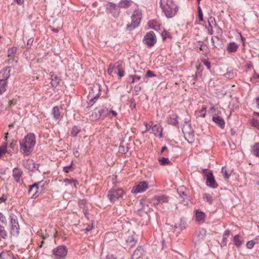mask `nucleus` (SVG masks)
<instances>
[{"label":"nucleus","instance_id":"nucleus-38","mask_svg":"<svg viewBox=\"0 0 259 259\" xmlns=\"http://www.w3.org/2000/svg\"><path fill=\"white\" fill-rule=\"evenodd\" d=\"M114 68L117 69H124V63L122 61H118L114 64Z\"/></svg>","mask_w":259,"mask_h":259},{"label":"nucleus","instance_id":"nucleus-43","mask_svg":"<svg viewBox=\"0 0 259 259\" xmlns=\"http://www.w3.org/2000/svg\"><path fill=\"white\" fill-rule=\"evenodd\" d=\"M80 130L76 126H74L71 132V136L75 137L79 132Z\"/></svg>","mask_w":259,"mask_h":259},{"label":"nucleus","instance_id":"nucleus-3","mask_svg":"<svg viewBox=\"0 0 259 259\" xmlns=\"http://www.w3.org/2000/svg\"><path fill=\"white\" fill-rule=\"evenodd\" d=\"M141 18V12L138 11H135L131 17L132 23L127 25V30L128 31H132L137 27L140 23Z\"/></svg>","mask_w":259,"mask_h":259},{"label":"nucleus","instance_id":"nucleus-30","mask_svg":"<svg viewBox=\"0 0 259 259\" xmlns=\"http://www.w3.org/2000/svg\"><path fill=\"white\" fill-rule=\"evenodd\" d=\"M213 22H214L215 25H216L217 24L215 23V19L212 17H210L208 19V25L206 27V28L207 29L208 32L211 34H212V27L211 25V23H213Z\"/></svg>","mask_w":259,"mask_h":259},{"label":"nucleus","instance_id":"nucleus-27","mask_svg":"<svg viewBox=\"0 0 259 259\" xmlns=\"http://www.w3.org/2000/svg\"><path fill=\"white\" fill-rule=\"evenodd\" d=\"M127 245L130 247H133L136 244L137 241L136 240L133 236H130L125 240Z\"/></svg>","mask_w":259,"mask_h":259},{"label":"nucleus","instance_id":"nucleus-24","mask_svg":"<svg viewBox=\"0 0 259 259\" xmlns=\"http://www.w3.org/2000/svg\"><path fill=\"white\" fill-rule=\"evenodd\" d=\"M50 75L51 76V85L53 87L56 88L57 87L60 82V79L59 77H58L57 75H54V73L51 72Z\"/></svg>","mask_w":259,"mask_h":259},{"label":"nucleus","instance_id":"nucleus-55","mask_svg":"<svg viewBox=\"0 0 259 259\" xmlns=\"http://www.w3.org/2000/svg\"><path fill=\"white\" fill-rule=\"evenodd\" d=\"M146 76L147 77H152L156 76V75L151 70H148L146 73Z\"/></svg>","mask_w":259,"mask_h":259},{"label":"nucleus","instance_id":"nucleus-50","mask_svg":"<svg viewBox=\"0 0 259 259\" xmlns=\"http://www.w3.org/2000/svg\"><path fill=\"white\" fill-rule=\"evenodd\" d=\"M141 90V87L139 85H136L134 87V92L136 95L139 94L140 91Z\"/></svg>","mask_w":259,"mask_h":259},{"label":"nucleus","instance_id":"nucleus-28","mask_svg":"<svg viewBox=\"0 0 259 259\" xmlns=\"http://www.w3.org/2000/svg\"><path fill=\"white\" fill-rule=\"evenodd\" d=\"M123 195L124 192L122 189H118L115 190L114 189V199L115 198L117 199H123Z\"/></svg>","mask_w":259,"mask_h":259},{"label":"nucleus","instance_id":"nucleus-1","mask_svg":"<svg viewBox=\"0 0 259 259\" xmlns=\"http://www.w3.org/2000/svg\"><path fill=\"white\" fill-rule=\"evenodd\" d=\"M35 144V136L34 134H28L20 141V148L24 155H29L32 152Z\"/></svg>","mask_w":259,"mask_h":259},{"label":"nucleus","instance_id":"nucleus-4","mask_svg":"<svg viewBox=\"0 0 259 259\" xmlns=\"http://www.w3.org/2000/svg\"><path fill=\"white\" fill-rule=\"evenodd\" d=\"M202 171L204 178L206 179V184L207 186L212 188H217L218 185L215 182L212 171L208 169H203Z\"/></svg>","mask_w":259,"mask_h":259},{"label":"nucleus","instance_id":"nucleus-37","mask_svg":"<svg viewBox=\"0 0 259 259\" xmlns=\"http://www.w3.org/2000/svg\"><path fill=\"white\" fill-rule=\"evenodd\" d=\"M203 198L209 204H211L213 201V198L211 194L208 193H204L203 195Z\"/></svg>","mask_w":259,"mask_h":259},{"label":"nucleus","instance_id":"nucleus-35","mask_svg":"<svg viewBox=\"0 0 259 259\" xmlns=\"http://www.w3.org/2000/svg\"><path fill=\"white\" fill-rule=\"evenodd\" d=\"M52 114L53 115V117L56 119H58L59 118L60 114L59 111V108L57 106H55L54 107L53 109Z\"/></svg>","mask_w":259,"mask_h":259},{"label":"nucleus","instance_id":"nucleus-48","mask_svg":"<svg viewBox=\"0 0 259 259\" xmlns=\"http://www.w3.org/2000/svg\"><path fill=\"white\" fill-rule=\"evenodd\" d=\"M97 98L90 97L88 96V99L89 100L88 104L89 106H92L95 103Z\"/></svg>","mask_w":259,"mask_h":259},{"label":"nucleus","instance_id":"nucleus-16","mask_svg":"<svg viewBox=\"0 0 259 259\" xmlns=\"http://www.w3.org/2000/svg\"><path fill=\"white\" fill-rule=\"evenodd\" d=\"M178 116L174 112H171L167 118V122L169 124L176 126L178 124Z\"/></svg>","mask_w":259,"mask_h":259},{"label":"nucleus","instance_id":"nucleus-57","mask_svg":"<svg viewBox=\"0 0 259 259\" xmlns=\"http://www.w3.org/2000/svg\"><path fill=\"white\" fill-rule=\"evenodd\" d=\"M230 235V231L229 230H226L223 234V239L224 240H227V237Z\"/></svg>","mask_w":259,"mask_h":259},{"label":"nucleus","instance_id":"nucleus-9","mask_svg":"<svg viewBox=\"0 0 259 259\" xmlns=\"http://www.w3.org/2000/svg\"><path fill=\"white\" fill-rule=\"evenodd\" d=\"M144 43L148 47L153 46L156 42V37L153 31L148 32L144 36Z\"/></svg>","mask_w":259,"mask_h":259},{"label":"nucleus","instance_id":"nucleus-32","mask_svg":"<svg viewBox=\"0 0 259 259\" xmlns=\"http://www.w3.org/2000/svg\"><path fill=\"white\" fill-rule=\"evenodd\" d=\"M7 87V81H5L4 78L0 80V94H2L6 91Z\"/></svg>","mask_w":259,"mask_h":259},{"label":"nucleus","instance_id":"nucleus-15","mask_svg":"<svg viewBox=\"0 0 259 259\" xmlns=\"http://www.w3.org/2000/svg\"><path fill=\"white\" fill-rule=\"evenodd\" d=\"M114 224H116V227H114V229H117V232H114V235L118 237L119 239L122 238L123 236V233L121 232L123 229V224L121 221L118 220L117 222H114Z\"/></svg>","mask_w":259,"mask_h":259},{"label":"nucleus","instance_id":"nucleus-7","mask_svg":"<svg viewBox=\"0 0 259 259\" xmlns=\"http://www.w3.org/2000/svg\"><path fill=\"white\" fill-rule=\"evenodd\" d=\"M185 123H186V126L190 128L189 131H187L185 125H184L182 131L185 138L189 143H193L195 141L194 132L191 129L190 124H189L187 122H185Z\"/></svg>","mask_w":259,"mask_h":259},{"label":"nucleus","instance_id":"nucleus-25","mask_svg":"<svg viewBox=\"0 0 259 259\" xmlns=\"http://www.w3.org/2000/svg\"><path fill=\"white\" fill-rule=\"evenodd\" d=\"M205 214L199 210H196V220L197 221L203 223L204 222Z\"/></svg>","mask_w":259,"mask_h":259},{"label":"nucleus","instance_id":"nucleus-49","mask_svg":"<svg viewBox=\"0 0 259 259\" xmlns=\"http://www.w3.org/2000/svg\"><path fill=\"white\" fill-rule=\"evenodd\" d=\"M202 62L208 70L210 69L211 63L209 61H207L206 59H203L202 60Z\"/></svg>","mask_w":259,"mask_h":259},{"label":"nucleus","instance_id":"nucleus-23","mask_svg":"<svg viewBox=\"0 0 259 259\" xmlns=\"http://www.w3.org/2000/svg\"><path fill=\"white\" fill-rule=\"evenodd\" d=\"M22 174V171L21 169L18 168H14L13 170V175L15 180L19 182L20 181V177Z\"/></svg>","mask_w":259,"mask_h":259},{"label":"nucleus","instance_id":"nucleus-54","mask_svg":"<svg viewBox=\"0 0 259 259\" xmlns=\"http://www.w3.org/2000/svg\"><path fill=\"white\" fill-rule=\"evenodd\" d=\"M72 164H73V162H71L70 165H69L68 166H67L64 167H63L64 171L65 172H68L70 170V169H71Z\"/></svg>","mask_w":259,"mask_h":259},{"label":"nucleus","instance_id":"nucleus-42","mask_svg":"<svg viewBox=\"0 0 259 259\" xmlns=\"http://www.w3.org/2000/svg\"><path fill=\"white\" fill-rule=\"evenodd\" d=\"M158 160H159L160 163L162 165L168 164V163H170L169 159L166 157H162L160 159H159Z\"/></svg>","mask_w":259,"mask_h":259},{"label":"nucleus","instance_id":"nucleus-45","mask_svg":"<svg viewBox=\"0 0 259 259\" xmlns=\"http://www.w3.org/2000/svg\"><path fill=\"white\" fill-rule=\"evenodd\" d=\"M127 151V148H125L124 146L120 145L118 148V152L124 154Z\"/></svg>","mask_w":259,"mask_h":259},{"label":"nucleus","instance_id":"nucleus-13","mask_svg":"<svg viewBox=\"0 0 259 259\" xmlns=\"http://www.w3.org/2000/svg\"><path fill=\"white\" fill-rule=\"evenodd\" d=\"M17 48L15 47H13L8 50V62L9 63H12L17 58Z\"/></svg>","mask_w":259,"mask_h":259},{"label":"nucleus","instance_id":"nucleus-6","mask_svg":"<svg viewBox=\"0 0 259 259\" xmlns=\"http://www.w3.org/2000/svg\"><path fill=\"white\" fill-rule=\"evenodd\" d=\"M40 184L41 182H38L29 186L28 194L30 196L31 198L35 199L39 196L42 190V188H39Z\"/></svg>","mask_w":259,"mask_h":259},{"label":"nucleus","instance_id":"nucleus-14","mask_svg":"<svg viewBox=\"0 0 259 259\" xmlns=\"http://www.w3.org/2000/svg\"><path fill=\"white\" fill-rule=\"evenodd\" d=\"M100 85L98 83L94 84L90 91L88 96L90 97L98 98L100 95Z\"/></svg>","mask_w":259,"mask_h":259},{"label":"nucleus","instance_id":"nucleus-41","mask_svg":"<svg viewBox=\"0 0 259 259\" xmlns=\"http://www.w3.org/2000/svg\"><path fill=\"white\" fill-rule=\"evenodd\" d=\"M250 124L252 126H253L258 129L259 128V120L255 118H252L250 121Z\"/></svg>","mask_w":259,"mask_h":259},{"label":"nucleus","instance_id":"nucleus-17","mask_svg":"<svg viewBox=\"0 0 259 259\" xmlns=\"http://www.w3.org/2000/svg\"><path fill=\"white\" fill-rule=\"evenodd\" d=\"M211 42L213 44V46L218 48V49H222L223 48V40L220 38L218 36H212L211 37Z\"/></svg>","mask_w":259,"mask_h":259},{"label":"nucleus","instance_id":"nucleus-61","mask_svg":"<svg viewBox=\"0 0 259 259\" xmlns=\"http://www.w3.org/2000/svg\"><path fill=\"white\" fill-rule=\"evenodd\" d=\"M178 192L180 195V196L184 199V196H186V193L184 191H181L180 190H178Z\"/></svg>","mask_w":259,"mask_h":259},{"label":"nucleus","instance_id":"nucleus-33","mask_svg":"<svg viewBox=\"0 0 259 259\" xmlns=\"http://www.w3.org/2000/svg\"><path fill=\"white\" fill-rule=\"evenodd\" d=\"M233 241L235 245L237 247H240L243 244V241L240 239V236L239 235H236L233 238Z\"/></svg>","mask_w":259,"mask_h":259},{"label":"nucleus","instance_id":"nucleus-53","mask_svg":"<svg viewBox=\"0 0 259 259\" xmlns=\"http://www.w3.org/2000/svg\"><path fill=\"white\" fill-rule=\"evenodd\" d=\"M107 196L109 200L111 201H113V191H112V189H111L108 192V194L107 195Z\"/></svg>","mask_w":259,"mask_h":259},{"label":"nucleus","instance_id":"nucleus-31","mask_svg":"<svg viewBox=\"0 0 259 259\" xmlns=\"http://www.w3.org/2000/svg\"><path fill=\"white\" fill-rule=\"evenodd\" d=\"M154 200H158L160 203H166L168 202V197L165 195L155 196Z\"/></svg>","mask_w":259,"mask_h":259},{"label":"nucleus","instance_id":"nucleus-58","mask_svg":"<svg viewBox=\"0 0 259 259\" xmlns=\"http://www.w3.org/2000/svg\"><path fill=\"white\" fill-rule=\"evenodd\" d=\"M206 108L205 107H203L201 109V110L199 111V112L201 113V116L202 117H205V114H206Z\"/></svg>","mask_w":259,"mask_h":259},{"label":"nucleus","instance_id":"nucleus-34","mask_svg":"<svg viewBox=\"0 0 259 259\" xmlns=\"http://www.w3.org/2000/svg\"><path fill=\"white\" fill-rule=\"evenodd\" d=\"M252 153L257 157H259V143H256L252 147Z\"/></svg>","mask_w":259,"mask_h":259},{"label":"nucleus","instance_id":"nucleus-56","mask_svg":"<svg viewBox=\"0 0 259 259\" xmlns=\"http://www.w3.org/2000/svg\"><path fill=\"white\" fill-rule=\"evenodd\" d=\"M222 172L225 176V177L227 179H228L229 177V175L228 174L226 168L225 167H223L222 168Z\"/></svg>","mask_w":259,"mask_h":259},{"label":"nucleus","instance_id":"nucleus-52","mask_svg":"<svg viewBox=\"0 0 259 259\" xmlns=\"http://www.w3.org/2000/svg\"><path fill=\"white\" fill-rule=\"evenodd\" d=\"M113 7V4L112 3H109L106 5V9L109 11V12H112V9Z\"/></svg>","mask_w":259,"mask_h":259},{"label":"nucleus","instance_id":"nucleus-5","mask_svg":"<svg viewBox=\"0 0 259 259\" xmlns=\"http://www.w3.org/2000/svg\"><path fill=\"white\" fill-rule=\"evenodd\" d=\"M10 234L13 236H17L19 233V225L15 215H10Z\"/></svg>","mask_w":259,"mask_h":259},{"label":"nucleus","instance_id":"nucleus-39","mask_svg":"<svg viewBox=\"0 0 259 259\" xmlns=\"http://www.w3.org/2000/svg\"><path fill=\"white\" fill-rule=\"evenodd\" d=\"M64 182L70 185H72L73 184L75 188H76L77 185H78V182L74 179H65L64 180Z\"/></svg>","mask_w":259,"mask_h":259},{"label":"nucleus","instance_id":"nucleus-40","mask_svg":"<svg viewBox=\"0 0 259 259\" xmlns=\"http://www.w3.org/2000/svg\"><path fill=\"white\" fill-rule=\"evenodd\" d=\"M0 236L4 239L7 237V233L4 228L0 225Z\"/></svg>","mask_w":259,"mask_h":259},{"label":"nucleus","instance_id":"nucleus-21","mask_svg":"<svg viewBox=\"0 0 259 259\" xmlns=\"http://www.w3.org/2000/svg\"><path fill=\"white\" fill-rule=\"evenodd\" d=\"M131 3L128 0H121L116 6L114 4V10L116 9V7L121 8H127L131 6Z\"/></svg>","mask_w":259,"mask_h":259},{"label":"nucleus","instance_id":"nucleus-47","mask_svg":"<svg viewBox=\"0 0 259 259\" xmlns=\"http://www.w3.org/2000/svg\"><path fill=\"white\" fill-rule=\"evenodd\" d=\"M161 36L163 40H165L167 38H170V35L169 33L165 30H164L161 33Z\"/></svg>","mask_w":259,"mask_h":259},{"label":"nucleus","instance_id":"nucleus-36","mask_svg":"<svg viewBox=\"0 0 259 259\" xmlns=\"http://www.w3.org/2000/svg\"><path fill=\"white\" fill-rule=\"evenodd\" d=\"M7 143L4 144L2 146H0V157L2 156L3 154L7 152L8 153H10L11 151L10 150H7Z\"/></svg>","mask_w":259,"mask_h":259},{"label":"nucleus","instance_id":"nucleus-51","mask_svg":"<svg viewBox=\"0 0 259 259\" xmlns=\"http://www.w3.org/2000/svg\"><path fill=\"white\" fill-rule=\"evenodd\" d=\"M254 244V241L252 240L249 241L246 243V247L249 249H251L253 247Z\"/></svg>","mask_w":259,"mask_h":259},{"label":"nucleus","instance_id":"nucleus-63","mask_svg":"<svg viewBox=\"0 0 259 259\" xmlns=\"http://www.w3.org/2000/svg\"><path fill=\"white\" fill-rule=\"evenodd\" d=\"M16 145V141H13L9 144V147H10V148H11L13 150Z\"/></svg>","mask_w":259,"mask_h":259},{"label":"nucleus","instance_id":"nucleus-12","mask_svg":"<svg viewBox=\"0 0 259 259\" xmlns=\"http://www.w3.org/2000/svg\"><path fill=\"white\" fill-rule=\"evenodd\" d=\"M24 165L26 168L31 171H35L38 170V164L35 163L33 160L28 159L24 162Z\"/></svg>","mask_w":259,"mask_h":259},{"label":"nucleus","instance_id":"nucleus-62","mask_svg":"<svg viewBox=\"0 0 259 259\" xmlns=\"http://www.w3.org/2000/svg\"><path fill=\"white\" fill-rule=\"evenodd\" d=\"M33 42V38H31L28 40L27 43V48H30L29 46H30L32 44Z\"/></svg>","mask_w":259,"mask_h":259},{"label":"nucleus","instance_id":"nucleus-46","mask_svg":"<svg viewBox=\"0 0 259 259\" xmlns=\"http://www.w3.org/2000/svg\"><path fill=\"white\" fill-rule=\"evenodd\" d=\"M124 69H117V72H115V73L117 74L119 78H121L122 77L124 76Z\"/></svg>","mask_w":259,"mask_h":259},{"label":"nucleus","instance_id":"nucleus-26","mask_svg":"<svg viewBox=\"0 0 259 259\" xmlns=\"http://www.w3.org/2000/svg\"><path fill=\"white\" fill-rule=\"evenodd\" d=\"M238 47L239 46L236 43L231 42L228 45L227 50L230 53H235L238 50Z\"/></svg>","mask_w":259,"mask_h":259},{"label":"nucleus","instance_id":"nucleus-2","mask_svg":"<svg viewBox=\"0 0 259 259\" xmlns=\"http://www.w3.org/2000/svg\"><path fill=\"white\" fill-rule=\"evenodd\" d=\"M160 5L167 18H172L178 12V6L172 0H160Z\"/></svg>","mask_w":259,"mask_h":259},{"label":"nucleus","instance_id":"nucleus-20","mask_svg":"<svg viewBox=\"0 0 259 259\" xmlns=\"http://www.w3.org/2000/svg\"><path fill=\"white\" fill-rule=\"evenodd\" d=\"M152 130L154 133L155 135L162 137V128L159 124L154 125L152 127Z\"/></svg>","mask_w":259,"mask_h":259},{"label":"nucleus","instance_id":"nucleus-29","mask_svg":"<svg viewBox=\"0 0 259 259\" xmlns=\"http://www.w3.org/2000/svg\"><path fill=\"white\" fill-rule=\"evenodd\" d=\"M141 79V77L137 75H129L127 78V82L129 83H134L139 81Z\"/></svg>","mask_w":259,"mask_h":259},{"label":"nucleus","instance_id":"nucleus-22","mask_svg":"<svg viewBox=\"0 0 259 259\" xmlns=\"http://www.w3.org/2000/svg\"><path fill=\"white\" fill-rule=\"evenodd\" d=\"M144 252L143 248L141 246H139L135 250L132 255V259H138L143 255Z\"/></svg>","mask_w":259,"mask_h":259},{"label":"nucleus","instance_id":"nucleus-11","mask_svg":"<svg viewBox=\"0 0 259 259\" xmlns=\"http://www.w3.org/2000/svg\"><path fill=\"white\" fill-rule=\"evenodd\" d=\"M148 188V184L145 181L139 183L138 184L133 187L131 192L133 193H142L145 191Z\"/></svg>","mask_w":259,"mask_h":259},{"label":"nucleus","instance_id":"nucleus-60","mask_svg":"<svg viewBox=\"0 0 259 259\" xmlns=\"http://www.w3.org/2000/svg\"><path fill=\"white\" fill-rule=\"evenodd\" d=\"M0 222L3 224L6 222L5 217L2 213H0Z\"/></svg>","mask_w":259,"mask_h":259},{"label":"nucleus","instance_id":"nucleus-18","mask_svg":"<svg viewBox=\"0 0 259 259\" xmlns=\"http://www.w3.org/2000/svg\"><path fill=\"white\" fill-rule=\"evenodd\" d=\"M212 119V121L220 128L223 129L225 127V122L222 117L215 114L213 116Z\"/></svg>","mask_w":259,"mask_h":259},{"label":"nucleus","instance_id":"nucleus-59","mask_svg":"<svg viewBox=\"0 0 259 259\" xmlns=\"http://www.w3.org/2000/svg\"><path fill=\"white\" fill-rule=\"evenodd\" d=\"M113 71V66H112V64H110L109 68L107 70V73L109 75H111Z\"/></svg>","mask_w":259,"mask_h":259},{"label":"nucleus","instance_id":"nucleus-19","mask_svg":"<svg viewBox=\"0 0 259 259\" xmlns=\"http://www.w3.org/2000/svg\"><path fill=\"white\" fill-rule=\"evenodd\" d=\"M10 71L11 70L10 67H7L4 69L3 70L1 71L0 72V80L4 78V79H5V81H7V79L10 77Z\"/></svg>","mask_w":259,"mask_h":259},{"label":"nucleus","instance_id":"nucleus-8","mask_svg":"<svg viewBox=\"0 0 259 259\" xmlns=\"http://www.w3.org/2000/svg\"><path fill=\"white\" fill-rule=\"evenodd\" d=\"M53 254L58 258H64L67 253V249L65 246L60 245L52 250Z\"/></svg>","mask_w":259,"mask_h":259},{"label":"nucleus","instance_id":"nucleus-44","mask_svg":"<svg viewBox=\"0 0 259 259\" xmlns=\"http://www.w3.org/2000/svg\"><path fill=\"white\" fill-rule=\"evenodd\" d=\"M181 230L185 229L187 227V224L184 219H181L180 220V223L179 225Z\"/></svg>","mask_w":259,"mask_h":259},{"label":"nucleus","instance_id":"nucleus-64","mask_svg":"<svg viewBox=\"0 0 259 259\" xmlns=\"http://www.w3.org/2000/svg\"><path fill=\"white\" fill-rule=\"evenodd\" d=\"M252 240L254 241L255 244L259 243V236H257L253 240Z\"/></svg>","mask_w":259,"mask_h":259},{"label":"nucleus","instance_id":"nucleus-10","mask_svg":"<svg viewBox=\"0 0 259 259\" xmlns=\"http://www.w3.org/2000/svg\"><path fill=\"white\" fill-rule=\"evenodd\" d=\"M206 231L204 229L201 228L197 230L193 237V241L195 244H199L205 239Z\"/></svg>","mask_w":259,"mask_h":259}]
</instances>
